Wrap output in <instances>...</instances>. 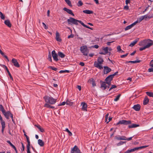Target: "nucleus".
<instances>
[{"mask_svg":"<svg viewBox=\"0 0 153 153\" xmlns=\"http://www.w3.org/2000/svg\"><path fill=\"white\" fill-rule=\"evenodd\" d=\"M67 22L69 24H74L76 25H78V22L81 24L83 26L86 27V25H85L80 20H76L73 18L70 17L68 19Z\"/></svg>","mask_w":153,"mask_h":153,"instance_id":"nucleus-1","label":"nucleus"},{"mask_svg":"<svg viewBox=\"0 0 153 153\" xmlns=\"http://www.w3.org/2000/svg\"><path fill=\"white\" fill-rule=\"evenodd\" d=\"M140 46H145L147 48L153 45V41L150 39L144 40L139 43Z\"/></svg>","mask_w":153,"mask_h":153,"instance_id":"nucleus-2","label":"nucleus"},{"mask_svg":"<svg viewBox=\"0 0 153 153\" xmlns=\"http://www.w3.org/2000/svg\"><path fill=\"white\" fill-rule=\"evenodd\" d=\"M44 99L46 102L48 103L51 104H54L56 101V99H54L52 97L48 96H45L44 97Z\"/></svg>","mask_w":153,"mask_h":153,"instance_id":"nucleus-3","label":"nucleus"},{"mask_svg":"<svg viewBox=\"0 0 153 153\" xmlns=\"http://www.w3.org/2000/svg\"><path fill=\"white\" fill-rule=\"evenodd\" d=\"M118 72H117L113 74L110 75L108 76L105 79L106 83L107 84L109 85H111V82L112 79L114 76L116 75Z\"/></svg>","mask_w":153,"mask_h":153,"instance_id":"nucleus-4","label":"nucleus"},{"mask_svg":"<svg viewBox=\"0 0 153 153\" xmlns=\"http://www.w3.org/2000/svg\"><path fill=\"white\" fill-rule=\"evenodd\" d=\"M131 123V121L130 120L127 121L125 120H122L119 121V122L117 124V125L123 124L127 125L130 124Z\"/></svg>","mask_w":153,"mask_h":153,"instance_id":"nucleus-5","label":"nucleus"},{"mask_svg":"<svg viewBox=\"0 0 153 153\" xmlns=\"http://www.w3.org/2000/svg\"><path fill=\"white\" fill-rule=\"evenodd\" d=\"M71 153H81L78 147L75 146L73 148L71 149Z\"/></svg>","mask_w":153,"mask_h":153,"instance_id":"nucleus-6","label":"nucleus"},{"mask_svg":"<svg viewBox=\"0 0 153 153\" xmlns=\"http://www.w3.org/2000/svg\"><path fill=\"white\" fill-rule=\"evenodd\" d=\"M51 54L53 60L56 62L58 61L59 60V59L58 58V55L56 53L55 51H53L52 52Z\"/></svg>","mask_w":153,"mask_h":153,"instance_id":"nucleus-7","label":"nucleus"},{"mask_svg":"<svg viewBox=\"0 0 153 153\" xmlns=\"http://www.w3.org/2000/svg\"><path fill=\"white\" fill-rule=\"evenodd\" d=\"M12 62L13 64L17 68H19L20 67V65L16 59L14 58L12 60Z\"/></svg>","mask_w":153,"mask_h":153,"instance_id":"nucleus-8","label":"nucleus"},{"mask_svg":"<svg viewBox=\"0 0 153 153\" xmlns=\"http://www.w3.org/2000/svg\"><path fill=\"white\" fill-rule=\"evenodd\" d=\"M80 50L83 55H86V46H83L80 47Z\"/></svg>","mask_w":153,"mask_h":153,"instance_id":"nucleus-9","label":"nucleus"},{"mask_svg":"<svg viewBox=\"0 0 153 153\" xmlns=\"http://www.w3.org/2000/svg\"><path fill=\"white\" fill-rule=\"evenodd\" d=\"M3 114L7 119H9V116L11 114V113L9 111H7V112L5 111L3 113Z\"/></svg>","mask_w":153,"mask_h":153,"instance_id":"nucleus-10","label":"nucleus"},{"mask_svg":"<svg viewBox=\"0 0 153 153\" xmlns=\"http://www.w3.org/2000/svg\"><path fill=\"white\" fill-rule=\"evenodd\" d=\"M94 65L95 67L100 69L103 68V67L102 64L96 62H94Z\"/></svg>","mask_w":153,"mask_h":153,"instance_id":"nucleus-11","label":"nucleus"},{"mask_svg":"<svg viewBox=\"0 0 153 153\" xmlns=\"http://www.w3.org/2000/svg\"><path fill=\"white\" fill-rule=\"evenodd\" d=\"M104 72L105 74H107L111 71V69L107 66L104 67Z\"/></svg>","mask_w":153,"mask_h":153,"instance_id":"nucleus-12","label":"nucleus"},{"mask_svg":"<svg viewBox=\"0 0 153 153\" xmlns=\"http://www.w3.org/2000/svg\"><path fill=\"white\" fill-rule=\"evenodd\" d=\"M63 10L65 11H66L69 14H71L73 16H74V14L73 13L72 11L66 7H64L63 8Z\"/></svg>","mask_w":153,"mask_h":153,"instance_id":"nucleus-13","label":"nucleus"},{"mask_svg":"<svg viewBox=\"0 0 153 153\" xmlns=\"http://www.w3.org/2000/svg\"><path fill=\"white\" fill-rule=\"evenodd\" d=\"M3 67H4V68H5V69H6V70L7 71V72L9 75V76L10 77V78L12 80H13V77L12 76H11L10 73L7 67L5 65H3Z\"/></svg>","mask_w":153,"mask_h":153,"instance_id":"nucleus-14","label":"nucleus"},{"mask_svg":"<svg viewBox=\"0 0 153 153\" xmlns=\"http://www.w3.org/2000/svg\"><path fill=\"white\" fill-rule=\"evenodd\" d=\"M88 82L90 84H91L93 87H94L96 86L95 83L93 78L90 79L88 80Z\"/></svg>","mask_w":153,"mask_h":153,"instance_id":"nucleus-15","label":"nucleus"},{"mask_svg":"<svg viewBox=\"0 0 153 153\" xmlns=\"http://www.w3.org/2000/svg\"><path fill=\"white\" fill-rule=\"evenodd\" d=\"M136 24L134 22V23H133L131 25L128 26L125 28V30H127L129 29H131L133 26L135 25Z\"/></svg>","mask_w":153,"mask_h":153,"instance_id":"nucleus-16","label":"nucleus"},{"mask_svg":"<svg viewBox=\"0 0 153 153\" xmlns=\"http://www.w3.org/2000/svg\"><path fill=\"white\" fill-rule=\"evenodd\" d=\"M140 106L139 104L134 105L133 107V108L136 111H139L140 109Z\"/></svg>","mask_w":153,"mask_h":153,"instance_id":"nucleus-17","label":"nucleus"},{"mask_svg":"<svg viewBox=\"0 0 153 153\" xmlns=\"http://www.w3.org/2000/svg\"><path fill=\"white\" fill-rule=\"evenodd\" d=\"M56 39L57 41L61 42L62 40L60 38L59 34L58 32H56Z\"/></svg>","mask_w":153,"mask_h":153,"instance_id":"nucleus-18","label":"nucleus"},{"mask_svg":"<svg viewBox=\"0 0 153 153\" xmlns=\"http://www.w3.org/2000/svg\"><path fill=\"white\" fill-rule=\"evenodd\" d=\"M81 105L82 106V111H86V105L85 102H82L81 103Z\"/></svg>","mask_w":153,"mask_h":153,"instance_id":"nucleus-19","label":"nucleus"},{"mask_svg":"<svg viewBox=\"0 0 153 153\" xmlns=\"http://www.w3.org/2000/svg\"><path fill=\"white\" fill-rule=\"evenodd\" d=\"M4 24L8 27H11V24L9 20H7L4 21Z\"/></svg>","mask_w":153,"mask_h":153,"instance_id":"nucleus-20","label":"nucleus"},{"mask_svg":"<svg viewBox=\"0 0 153 153\" xmlns=\"http://www.w3.org/2000/svg\"><path fill=\"white\" fill-rule=\"evenodd\" d=\"M101 87L103 88V89L104 90L107 88H109V86L106 85V83L105 82H103L101 84Z\"/></svg>","mask_w":153,"mask_h":153,"instance_id":"nucleus-21","label":"nucleus"},{"mask_svg":"<svg viewBox=\"0 0 153 153\" xmlns=\"http://www.w3.org/2000/svg\"><path fill=\"white\" fill-rule=\"evenodd\" d=\"M143 19H144V16H141L138 19L137 21L135 22V23L136 24L137 23H140Z\"/></svg>","mask_w":153,"mask_h":153,"instance_id":"nucleus-22","label":"nucleus"},{"mask_svg":"<svg viewBox=\"0 0 153 153\" xmlns=\"http://www.w3.org/2000/svg\"><path fill=\"white\" fill-rule=\"evenodd\" d=\"M1 125L2 129L1 132L3 134H4V131L5 127V122H2Z\"/></svg>","mask_w":153,"mask_h":153,"instance_id":"nucleus-23","label":"nucleus"},{"mask_svg":"<svg viewBox=\"0 0 153 153\" xmlns=\"http://www.w3.org/2000/svg\"><path fill=\"white\" fill-rule=\"evenodd\" d=\"M116 139L118 140H126V137L125 136L116 137Z\"/></svg>","mask_w":153,"mask_h":153,"instance_id":"nucleus-24","label":"nucleus"},{"mask_svg":"<svg viewBox=\"0 0 153 153\" xmlns=\"http://www.w3.org/2000/svg\"><path fill=\"white\" fill-rule=\"evenodd\" d=\"M35 126L41 132H44L45 131L44 129L42 128L41 127L40 125H35Z\"/></svg>","mask_w":153,"mask_h":153,"instance_id":"nucleus-25","label":"nucleus"},{"mask_svg":"<svg viewBox=\"0 0 153 153\" xmlns=\"http://www.w3.org/2000/svg\"><path fill=\"white\" fill-rule=\"evenodd\" d=\"M149 102V99L147 97H145L143 102V104L144 105L147 104Z\"/></svg>","mask_w":153,"mask_h":153,"instance_id":"nucleus-26","label":"nucleus"},{"mask_svg":"<svg viewBox=\"0 0 153 153\" xmlns=\"http://www.w3.org/2000/svg\"><path fill=\"white\" fill-rule=\"evenodd\" d=\"M38 144L41 146H44V143L41 139H39L38 140Z\"/></svg>","mask_w":153,"mask_h":153,"instance_id":"nucleus-27","label":"nucleus"},{"mask_svg":"<svg viewBox=\"0 0 153 153\" xmlns=\"http://www.w3.org/2000/svg\"><path fill=\"white\" fill-rule=\"evenodd\" d=\"M102 50L103 51L105 55L108 53V47H103L102 48Z\"/></svg>","mask_w":153,"mask_h":153,"instance_id":"nucleus-28","label":"nucleus"},{"mask_svg":"<svg viewBox=\"0 0 153 153\" xmlns=\"http://www.w3.org/2000/svg\"><path fill=\"white\" fill-rule=\"evenodd\" d=\"M139 126V125L138 124H133L131 125H129L128 127L129 128H136Z\"/></svg>","mask_w":153,"mask_h":153,"instance_id":"nucleus-29","label":"nucleus"},{"mask_svg":"<svg viewBox=\"0 0 153 153\" xmlns=\"http://www.w3.org/2000/svg\"><path fill=\"white\" fill-rule=\"evenodd\" d=\"M58 55L62 58H64L65 56V55L61 52H59L58 53Z\"/></svg>","mask_w":153,"mask_h":153,"instance_id":"nucleus-30","label":"nucleus"},{"mask_svg":"<svg viewBox=\"0 0 153 153\" xmlns=\"http://www.w3.org/2000/svg\"><path fill=\"white\" fill-rule=\"evenodd\" d=\"M44 107L49 108H54V107L51 106L48 103H45L44 105Z\"/></svg>","mask_w":153,"mask_h":153,"instance_id":"nucleus-31","label":"nucleus"},{"mask_svg":"<svg viewBox=\"0 0 153 153\" xmlns=\"http://www.w3.org/2000/svg\"><path fill=\"white\" fill-rule=\"evenodd\" d=\"M103 62V60L102 58L99 57L97 59V62L99 63L102 64Z\"/></svg>","mask_w":153,"mask_h":153,"instance_id":"nucleus-32","label":"nucleus"},{"mask_svg":"<svg viewBox=\"0 0 153 153\" xmlns=\"http://www.w3.org/2000/svg\"><path fill=\"white\" fill-rule=\"evenodd\" d=\"M147 95L150 97H153V93L152 92L148 91L146 92Z\"/></svg>","mask_w":153,"mask_h":153,"instance_id":"nucleus-33","label":"nucleus"},{"mask_svg":"<svg viewBox=\"0 0 153 153\" xmlns=\"http://www.w3.org/2000/svg\"><path fill=\"white\" fill-rule=\"evenodd\" d=\"M66 104L70 106H71L73 105V102H71L70 101L67 100L66 101Z\"/></svg>","mask_w":153,"mask_h":153,"instance_id":"nucleus-34","label":"nucleus"},{"mask_svg":"<svg viewBox=\"0 0 153 153\" xmlns=\"http://www.w3.org/2000/svg\"><path fill=\"white\" fill-rule=\"evenodd\" d=\"M137 41L136 40H134L133 42L130 43V44L129 45V46L131 47H132L134 46L137 43Z\"/></svg>","mask_w":153,"mask_h":153,"instance_id":"nucleus-35","label":"nucleus"},{"mask_svg":"<svg viewBox=\"0 0 153 153\" xmlns=\"http://www.w3.org/2000/svg\"><path fill=\"white\" fill-rule=\"evenodd\" d=\"M48 59L49 61H51V62H52V59L51 58V52L50 51L49 52V54L48 55Z\"/></svg>","mask_w":153,"mask_h":153,"instance_id":"nucleus-36","label":"nucleus"},{"mask_svg":"<svg viewBox=\"0 0 153 153\" xmlns=\"http://www.w3.org/2000/svg\"><path fill=\"white\" fill-rule=\"evenodd\" d=\"M0 111H1L3 113L5 111V110L2 105L0 104Z\"/></svg>","mask_w":153,"mask_h":153,"instance_id":"nucleus-37","label":"nucleus"},{"mask_svg":"<svg viewBox=\"0 0 153 153\" xmlns=\"http://www.w3.org/2000/svg\"><path fill=\"white\" fill-rule=\"evenodd\" d=\"M0 15L1 19L3 20L5 19V16L0 11Z\"/></svg>","mask_w":153,"mask_h":153,"instance_id":"nucleus-38","label":"nucleus"},{"mask_svg":"<svg viewBox=\"0 0 153 153\" xmlns=\"http://www.w3.org/2000/svg\"><path fill=\"white\" fill-rule=\"evenodd\" d=\"M27 140V147H30V142L29 140V137H28L26 138Z\"/></svg>","mask_w":153,"mask_h":153,"instance_id":"nucleus-39","label":"nucleus"},{"mask_svg":"<svg viewBox=\"0 0 153 153\" xmlns=\"http://www.w3.org/2000/svg\"><path fill=\"white\" fill-rule=\"evenodd\" d=\"M65 1L69 6L71 7L72 6V5L71 4V2L70 0H65Z\"/></svg>","mask_w":153,"mask_h":153,"instance_id":"nucleus-40","label":"nucleus"},{"mask_svg":"<svg viewBox=\"0 0 153 153\" xmlns=\"http://www.w3.org/2000/svg\"><path fill=\"white\" fill-rule=\"evenodd\" d=\"M141 62V60H136L135 61H130V63H139Z\"/></svg>","mask_w":153,"mask_h":153,"instance_id":"nucleus-41","label":"nucleus"},{"mask_svg":"<svg viewBox=\"0 0 153 153\" xmlns=\"http://www.w3.org/2000/svg\"><path fill=\"white\" fill-rule=\"evenodd\" d=\"M65 131L68 132L69 134V135L70 136H71L72 135V133L68 130V128H66L65 129Z\"/></svg>","mask_w":153,"mask_h":153,"instance_id":"nucleus-42","label":"nucleus"},{"mask_svg":"<svg viewBox=\"0 0 153 153\" xmlns=\"http://www.w3.org/2000/svg\"><path fill=\"white\" fill-rule=\"evenodd\" d=\"M121 96L120 94H119L117 96L116 98L114 100V101H117L119 99L120 97Z\"/></svg>","mask_w":153,"mask_h":153,"instance_id":"nucleus-43","label":"nucleus"},{"mask_svg":"<svg viewBox=\"0 0 153 153\" xmlns=\"http://www.w3.org/2000/svg\"><path fill=\"white\" fill-rule=\"evenodd\" d=\"M117 51L119 53H121V51H122V50L121 48V47L120 45H118L117 47Z\"/></svg>","mask_w":153,"mask_h":153,"instance_id":"nucleus-44","label":"nucleus"},{"mask_svg":"<svg viewBox=\"0 0 153 153\" xmlns=\"http://www.w3.org/2000/svg\"><path fill=\"white\" fill-rule=\"evenodd\" d=\"M69 71L67 70H61L59 71V73L60 74L62 73H65V72H67V73H69Z\"/></svg>","mask_w":153,"mask_h":153,"instance_id":"nucleus-45","label":"nucleus"},{"mask_svg":"<svg viewBox=\"0 0 153 153\" xmlns=\"http://www.w3.org/2000/svg\"><path fill=\"white\" fill-rule=\"evenodd\" d=\"M134 151L133 149L128 150L126 152V153H130Z\"/></svg>","mask_w":153,"mask_h":153,"instance_id":"nucleus-46","label":"nucleus"},{"mask_svg":"<svg viewBox=\"0 0 153 153\" xmlns=\"http://www.w3.org/2000/svg\"><path fill=\"white\" fill-rule=\"evenodd\" d=\"M82 4L83 3L81 1H79L77 3V5L79 7L82 6Z\"/></svg>","mask_w":153,"mask_h":153,"instance_id":"nucleus-47","label":"nucleus"},{"mask_svg":"<svg viewBox=\"0 0 153 153\" xmlns=\"http://www.w3.org/2000/svg\"><path fill=\"white\" fill-rule=\"evenodd\" d=\"M86 13H87V14H91L93 13V12L91 10H87Z\"/></svg>","mask_w":153,"mask_h":153,"instance_id":"nucleus-48","label":"nucleus"},{"mask_svg":"<svg viewBox=\"0 0 153 153\" xmlns=\"http://www.w3.org/2000/svg\"><path fill=\"white\" fill-rule=\"evenodd\" d=\"M48 68H51L52 69V70H54V71H56V70L57 69L56 68L53 67L51 66H50L48 67Z\"/></svg>","mask_w":153,"mask_h":153,"instance_id":"nucleus-49","label":"nucleus"},{"mask_svg":"<svg viewBox=\"0 0 153 153\" xmlns=\"http://www.w3.org/2000/svg\"><path fill=\"white\" fill-rule=\"evenodd\" d=\"M66 103V102H62V103H60V104H59L58 105V106H61V105H64Z\"/></svg>","mask_w":153,"mask_h":153,"instance_id":"nucleus-50","label":"nucleus"},{"mask_svg":"<svg viewBox=\"0 0 153 153\" xmlns=\"http://www.w3.org/2000/svg\"><path fill=\"white\" fill-rule=\"evenodd\" d=\"M27 153H31L30 151V147H27Z\"/></svg>","mask_w":153,"mask_h":153,"instance_id":"nucleus-51","label":"nucleus"},{"mask_svg":"<svg viewBox=\"0 0 153 153\" xmlns=\"http://www.w3.org/2000/svg\"><path fill=\"white\" fill-rule=\"evenodd\" d=\"M116 87H117V86L115 85H112L111 87L110 88V89H109V91H110L111 89H112L114 88H116Z\"/></svg>","mask_w":153,"mask_h":153,"instance_id":"nucleus-52","label":"nucleus"},{"mask_svg":"<svg viewBox=\"0 0 153 153\" xmlns=\"http://www.w3.org/2000/svg\"><path fill=\"white\" fill-rule=\"evenodd\" d=\"M146 48H147L145 47V46H144L143 47L140 48L139 49V50L140 51H142L144 50Z\"/></svg>","mask_w":153,"mask_h":153,"instance_id":"nucleus-53","label":"nucleus"},{"mask_svg":"<svg viewBox=\"0 0 153 153\" xmlns=\"http://www.w3.org/2000/svg\"><path fill=\"white\" fill-rule=\"evenodd\" d=\"M148 146H148H148H141L139 147H140L139 148H140V149H142L146 148Z\"/></svg>","mask_w":153,"mask_h":153,"instance_id":"nucleus-54","label":"nucleus"},{"mask_svg":"<svg viewBox=\"0 0 153 153\" xmlns=\"http://www.w3.org/2000/svg\"><path fill=\"white\" fill-rule=\"evenodd\" d=\"M124 9L126 10H128L129 9V7L128 5H126L124 7Z\"/></svg>","mask_w":153,"mask_h":153,"instance_id":"nucleus-55","label":"nucleus"},{"mask_svg":"<svg viewBox=\"0 0 153 153\" xmlns=\"http://www.w3.org/2000/svg\"><path fill=\"white\" fill-rule=\"evenodd\" d=\"M7 142L9 143L10 145L12 147L14 145H13L9 140L7 141Z\"/></svg>","mask_w":153,"mask_h":153,"instance_id":"nucleus-56","label":"nucleus"},{"mask_svg":"<svg viewBox=\"0 0 153 153\" xmlns=\"http://www.w3.org/2000/svg\"><path fill=\"white\" fill-rule=\"evenodd\" d=\"M42 24L44 26V27L45 29H47L48 28V27L46 26V25L43 22Z\"/></svg>","mask_w":153,"mask_h":153,"instance_id":"nucleus-57","label":"nucleus"},{"mask_svg":"<svg viewBox=\"0 0 153 153\" xmlns=\"http://www.w3.org/2000/svg\"><path fill=\"white\" fill-rule=\"evenodd\" d=\"M130 2V0H126L125 1L126 5H128V3Z\"/></svg>","mask_w":153,"mask_h":153,"instance_id":"nucleus-58","label":"nucleus"},{"mask_svg":"<svg viewBox=\"0 0 153 153\" xmlns=\"http://www.w3.org/2000/svg\"><path fill=\"white\" fill-rule=\"evenodd\" d=\"M12 147L13 149H14L15 150V152H16V153H18V151L17 150V149L16 148V147H15V146L13 145Z\"/></svg>","mask_w":153,"mask_h":153,"instance_id":"nucleus-59","label":"nucleus"},{"mask_svg":"<svg viewBox=\"0 0 153 153\" xmlns=\"http://www.w3.org/2000/svg\"><path fill=\"white\" fill-rule=\"evenodd\" d=\"M74 35L71 34L70 35L68 36V38L69 39L70 38H72L74 37Z\"/></svg>","mask_w":153,"mask_h":153,"instance_id":"nucleus-60","label":"nucleus"},{"mask_svg":"<svg viewBox=\"0 0 153 153\" xmlns=\"http://www.w3.org/2000/svg\"><path fill=\"white\" fill-rule=\"evenodd\" d=\"M140 147H136V148H134L133 149V150H134V151H135L136 150H138L139 149H140Z\"/></svg>","mask_w":153,"mask_h":153,"instance_id":"nucleus-61","label":"nucleus"},{"mask_svg":"<svg viewBox=\"0 0 153 153\" xmlns=\"http://www.w3.org/2000/svg\"><path fill=\"white\" fill-rule=\"evenodd\" d=\"M93 48H94L96 49H97L99 47V46L98 45H95L92 47Z\"/></svg>","mask_w":153,"mask_h":153,"instance_id":"nucleus-62","label":"nucleus"},{"mask_svg":"<svg viewBox=\"0 0 153 153\" xmlns=\"http://www.w3.org/2000/svg\"><path fill=\"white\" fill-rule=\"evenodd\" d=\"M148 71L149 72H153V68H149L148 70Z\"/></svg>","mask_w":153,"mask_h":153,"instance_id":"nucleus-63","label":"nucleus"},{"mask_svg":"<svg viewBox=\"0 0 153 153\" xmlns=\"http://www.w3.org/2000/svg\"><path fill=\"white\" fill-rule=\"evenodd\" d=\"M152 17H153V14H152V15H149L148 16V19H151Z\"/></svg>","mask_w":153,"mask_h":153,"instance_id":"nucleus-64","label":"nucleus"}]
</instances>
